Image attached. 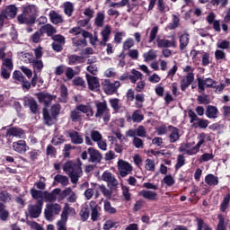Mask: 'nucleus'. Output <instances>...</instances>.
<instances>
[{
	"label": "nucleus",
	"instance_id": "obj_1",
	"mask_svg": "<svg viewBox=\"0 0 230 230\" xmlns=\"http://www.w3.org/2000/svg\"><path fill=\"white\" fill-rule=\"evenodd\" d=\"M77 163L69 160L63 166V171L69 175L72 184H76L82 177V162L77 159Z\"/></svg>",
	"mask_w": 230,
	"mask_h": 230
},
{
	"label": "nucleus",
	"instance_id": "obj_2",
	"mask_svg": "<svg viewBox=\"0 0 230 230\" xmlns=\"http://www.w3.org/2000/svg\"><path fill=\"white\" fill-rule=\"evenodd\" d=\"M37 6L34 4H30L23 7L22 13L19 14L17 19L20 24H27V26H31V24H35V21H37Z\"/></svg>",
	"mask_w": 230,
	"mask_h": 230
},
{
	"label": "nucleus",
	"instance_id": "obj_3",
	"mask_svg": "<svg viewBox=\"0 0 230 230\" xmlns=\"http://www.w3.org/2000/svg\"><path fill=\"white\" fill-rule=\"evenodd\" d=\"M62 107L60 104H53L50 108V113L49 110L48 108H43L42 109V114H43V123L45 125H48V127H51L53 125V119H57V116L60 114V110Z\"/></svg>",
	"mask_w": 230,
	"mask_h": 230
},
{
	"label": "nucleus",
	"instance_id": "obj_4",
	"mask_svg": "<svg viewBox=\"0 0 230 230\" xmlns=\"http://www.w3.org/2000/svg\"><path fill=\"white\" fill-rule=\"evenodd\" d=\"M102 85L105 94L111 96L114 93H118V89H119L121 84H119V81L111 83V80L106 79L102 82Z\"/></svg>",
	"mask_w": 230,
	"mask_h": 230
},
{
	"label": "nucleus",
	"instance_id": "obj_5",
	"mask_svg": "<svg viewBox=\"0 0 230 230\" xmlns=\"http://www.w3.org/2000/svg\"><path fill=\"white\" fill-rule=\"evenodd\" d=\"M198 91L199 93H204L206 91V87L208 89H215L217 86V81L213 80L212 78H205L202 79V77H198Z\"/></svg>",
	"mask_w": 230,
	"mask_h": 230
},
{
	"label": "nucleus",
	"instance_id": "obj_6",
	"mask_svg": "<svg viewBox=\"0 0 230 230\" xmlns=\"http://www.w3.org/2000/svg\"><path fill=\"white\" fill-rule=\"evenodd\" d=\"M42 206H44V200L42 199H39L34 205L29 206L28 211L31 218H39V217H40Z\"/></svg>",
	"mask_w": 230,
	"mask_h": 230
},
{
	"label": "nucleus",
	"instance_id": "obj_7",
	"mask_svg": "<svg viewBox=\"0 0 230 230\" xmlns=\"http://www.w3.org/2000/svg\"><path fill=\"white\" fill-rule=\"evenodd\" d=\"M188 116L190 118V123H195V121H198V127H199V128H208L209 120L199 118L193 110L190 109L188 111Z\"/></svg>",
	"mask_w": 230,
	"mask_h": 230
},
{
	"label": "nucleus",
	"instance_id": "obj_8",
	"mask_svg": "<svg viewBox=\"0 0 230 230\" xmlns=\"http://www.w3.org/2000/svg\"><path fill=\"white\" fill-rule=\"evenodd\" d=\"M155 3H157V10L160 13H166V12L170 11V7L164 4V0H149L147 12H152V10H154Z\"/></svg>",
	"mask_w": 230,
	"mask_h": 230
},
{
	"label": "nucleus",
	"instance_id": "obj_9",
	"mask_svg": "<svg viewBox=\"0 0 230 230\" xmlns=\"http://www.w3.org/2000/svg\"><path fill=\"white\" fill-rule=\"evenodd\" d=\"M118 170L120 177L124 178L132 172L133 168L128 162L120 159L118 161Z\"/></svg>",
	"mask_w": 230,
	"mask_h": 230
},
{
	"label": "nucleus",
	"instance_id": "obj_10",
	"mask_svg": "<svg viewBox=\"0 0 230 230\" xmlns=\"http://www.w3.org/2000/svg\"><path fill=\"white\" fill-rule=\"evenodd\" d=\"M36 97L38 98V101L40 103H43L44 107L47 109L51 105V102H53V95L48 93L40 92L36 93Z\"/></svg>",
	"mask_w": 230,
	"mask_h": 230
},
{
	"label": "nucleus",
	"instance_id": "obj_11",
	"mask_svg": "<svg viewBox=\"0 0 230 230\" xmlns=\"http://www.w3.org/2000/svg\"><path fill=\"white\" fill-rule=\"evenodd\" d=\"M102 181L104 182H108V186H111V188H118V180L116 179V176L112 174L111 172H104L102 175Z\"/></svg>",
	"mask_w": 230,
	"mask_h": 230
},
{
	"label": "nucleus",
	"instance_id": "obj_12",
	"mask_svg": "<svg viewBox=\"0 0 230 230\" xmlns=\"http://www.w3.org/2000/svg\"><path fill=\"white\" fill-rule=\"evenodd\" d=\"M86 80L90 91H100V81L98 80V77L86 74Z\"/></svg>",
	"mask_w": 230,
	"mask_h": 230
},
{
	"label": "nucleus",
	"instance_id": "obj_13",
	"mask_svg": "<svg viewBox=\"0 0 230 230\" xmlns=\"http://www.w3.org/2000/svg\"><path fill=\"white\" fill-rule=\"evenodd\" d=\"M199 140L195 146H193L191 149L186 150L187 155H195L200 150V146H202V144L206 141V133L199 134Z\"/></svg>",
	"mask_w": 230,
	"mask_h": 230
},
{
	"label": "nucleus",
	"instance_id": "obj_14",
	"mask_svg": "<svg viewBox=\"0 0 230 230\" xmlns=\"http://www.w3.org/2000/svg\"><path fill=\"white\" fill-rule=\"evenodd\" d=\"M88 155H89V163H102V159H103V156H102V153L100 151L94 149V147H89L88 148Z\"/></svg>",
	"mask_w": 230,
	"mask_h": 230
},
{
	"label": "nucleus",
	"instance_id": "obj_15",
	"mask_svg": "<svg viewBox=\"0 0 230 230\" xmlns=\"http://www.w3.org/2000/svg\"><path fill=\"white\" fill-rule=\"evenodd\" d=\"M168 130L170 132L168 136L169 143H177L181 139L180 130L175 126H168Z\"/></svg>",
	"mask_w": 230,
	"mask_h": 230
},
{
	"label": "nucleus",
	"instance_id": "obj_16",
	"mask_svg": "<svg viewBox=\"0 0 230 230\" xmlns=\"http://www.w3.org/2000/svg\"><path fill=\"white\" fill-rule=\"evenodd\" d=\"M13 148L14 152L18 154H26L30 150V146L26 144L25 140H18L13 143Z\"/></svg>",
	"mask_w": 230,
	"mask_h": 230
},
{
	"label": "nucleus",
	"instance_id": "obj_17",
	"mask_svg": "<svg viewBox=\"0 0 230 230\" xmlns=\"http://www.w3.org/2000/svg\"><path fill=\"white\" fill-rule=\"evenodd\" d=\"M67 134L73 145H82V143H84V138L82 137V136H80V133H78V131L72 129L67 131Z\"/></svg>",
	"mask_w": 230,
	"mask_h": 230
},
{
	"label": "nucleus",
	"instance_id": "obj_18",
	"mask_svg": "<svg viewBox=\"0 0 230 230\" xmlns=\"http://www.w3.org/2000/svg\"><path fill=\"white\" fill-rule=\"evenodd\" d=\"M61 190L57 188L54 189L51 192L48 190L43 191V199H46L48 202H55L57 200V195H60Z\"/></svg>",
	"mask_w": 230,
	"mask_h": 230
},
{
	"label": "nucleus",
	"instance_id": "obj_19",
	"mask_svg": "<svg viewBox=\"0 0 230 230\" xmlns=\"http://www.w3.org/2000/svg\"><path fill=\"white\" fill-rule=\"evenodd\" d=\"M22 137L24 136V129L21 128H10L6 130V137Z\"/></svg>",
	"mask_w": 230,
	"mask_h": 230
},
{
	"label": "nucleus",
	"instance_id": "obj_20",
	"mask_svg": "<svg viewBox=\"0 0 230 230\" xmlns=\"http://www.w3.org/2000/svg\"><path fill=\"white\" fill-rule=\"evenodd\" d=\"M2 13H4L9 19H15V15H17V6L13 4L7 5L2 10Z\"/></svg>",
	"mask_w": 230,
	"mask_h": 230
},
{
	"label": "nucleus",
	"instance_id": "obj_21",
	"mask_svg": "<svg viewBox=\"0 0 230 230\" xmlns=\"http://www.w3.org/2000/svg\"><path fill=\"white\" fill-rule=\"evenodd\" d=\"M84 62H85L84 56H78L76 54L68 56V66H76V64H84Z\"/></svg>",
	"mask_w": 230,
	"mask_h": 230
},
{
	"label": "nucleus",
	"instance_id": "obj_22",
	"mask_svg": "<svg viewBox=\"0 0 230 230\" xmlns=\"http://www.w3.org/2000/svg\"><path fill=\"white\" fill-rule=\"evenodd\" d=\"M91 184L93 190H100V191L102 193V195H104V197H106V199H111L112 190H110L109 189H107L105 185H100L97 183H91Z\"/></svg>",
	"mask_w": 230,
	"mask_h": 230
},
{
	"label": "nucleus",
	"instance_id": "obj_23",
	"mask_svg": "<svg viewBox=\"0 0 230 230\" xmlns=\"http://www.w3.org/2000/svg\"><path fill=\"white\" fill-rule=\"evenodd\" d=\"M25 105L29 106L30 111L32 114L39 113V104L37 103V101H35V98L33 97L28 98L25 101Z\"/></svg>",
	"mask_w": 230,
	"mask_h": 230
},
{
	"label": "nucleus",
	"instance_id": "obj_24",
	"mask_svg": "<svg viewBox=\"0 0 230 230\" xmlns=\"http://www.w3.org/2000/svg\"><path fill=\"white\" fill-rule=\"evenodd\" d=\"M205 114L209 119H217V118H218V108H217V106L208 105Z\"/></svg>",
	"mask_w": 230,
	"mask_h": 230
},
{
	"label": "nucleus",
	"instance_id": "obj_25",
	"mask_svg": "<svg viewBox=\"0 0 230 230\" xmlns=\"http://www.w3.org/2000/svg\"><path fill=\"white\" fill-rule=\"evenodd\" d=\"M138 195L140 197H143V199H146V200L155 201L158 199L157 198V192H154L151 190H141Z\"/></svg>",
	"mask_w": 230,
	"mask_h": 230
},
{
	"label": "nucleus",
	"instance_id": "obj_26",
	"mask_svg": "<svg viewBox=\"0 0 230 230\" xmlns=\"http://www.w3.org/2000/svg\"><path fill=\"white\" fill-rule=\"evenodd\" d=\"M40 30L43 35L44 33H46L47 37H52L53 35H55V33H57V29L49 23L41 26Z\"/></svg>",
	"mask_w": 230,
	"mask_h": 230
},
{
	"label": "nucleus",
	"instance_id": "obj_27",
	"mask_svg": "<svg viewBox=\"0 0 230 230\" xmlns=\"http://www.w3.org/2000/svg\"><path fill=\"white\" fill-rule=\"evenodd\" d=\"M175 39H172V40L166 39L157 40L158 48H175Z\"/></svg>",
	"mask_w": 230,
	"mask_h": 230
},
{
	"label": "nucleus",
	"instance_id": "obj_28",
	"mask_svg": "<svg viewBox=\"0 0 230 230\" xmlns=\"http://www.w3.org/2000/svg\"><path fill=\"white\" fill-rule=\"evenodd\" d=\"M49 19L53 24H60L64 22L62 15L58 14L56 11L52 10L49 13Z\"/></svg>",
	"mask_w": 230,
	"mask_h": 230
},
{
	"label": "nucleus",
	"instance_id": "obj_29",
	"mask_svg": "<svg viewBox=\"0 0 230 230\" xmlns=\"http://www.w3.org/2000/svg\"><path fill=\"white\" fill-rule=\"evenodd\" d=\"M97 111L95 113V118H102L107 111V102H99L96 104Z\"/></svg>",
	"mask_w": 230,
	"mask_h": 230
},
{
	"label": "nucleus",
	"instance_id": "obj_30",
	"mask_svg": "<svg viewBox=\"0 0 230 230\" xmlns=\"http://www.w3.org/2000/svg\"><path fill=\"white\" fill-rule=\"evenodd\" d=\"M190 44V34L185 32L180 36V49L184 50L185 48Z\"/></svg>",
	"mask_w": 230,
	"mask_h": 230
},
{
	"label": "nucleus",
	"instance_id": "obj_31",
	"mask_svg": "<svg viewBox=\"0 0 230 230\" xmlns=\"http://www.w3.org/2000/svg\"><path fill=\"white\" fill-rule=\"evenodd\" d=\"M10 217V212L6 209V205L0 202V220L6 222Z\"/></svg>",
	"mask_w": 230,
	"mask_h": 230
},
{
	"label": "nucleus",
	"instance_id": "obj_32",
	"mask_svg": "<svg viewBox=\"0 0 230 230\" xmlns=\"http://www.w3.org/2000/svg\"><path fill=\"white\" fill-rule=\"evenodd\" d=\"M60 102L62 103H67L68 96H69V92L67 90V86L66 84H61L60 85Z\"/></svg>",
	"mask_w": 230,
	"mask_h": 230
},
{
	"label": "nucleus",
	"instance_id": "obj_33",
	"mask_svg": "<svg viewBox=\"0 0 230 230\" xmlns=\"http://www.w3.org/2000/svg\"><path fill=\"white\" fill-rule=\"evenodd\" d=\"M205 182L208 186H218V177L215 176V174H208L205 177Z\"/></svg>",
	"mask_w": 230,
	"mask_h": 230
},
{
	"label": "nucleus",
	"instance_id": "obj_34",
	"mask_svg": "<svg viewBox=\"0 0 230 230\" xmlns=\"http://www.w3.org/2000/svg\"><path fill=\"white\" fill-rule=\"evenodd\" d=\"M103 22H105V13L99 12L94 20V24L97 28H103Z\"/></svg>",
	"mask_w": 230,
	"mask_h": 230
},
{
	"label": "nucleus",
	"instance_id": "obj_35",
	"mask_svg": "<svg viewBox=\"0 0 230 230\" xmlns=\"http://www.w3.org/2000/svg\"><path fill=\"white\" fill-rule=\"evenodd\" d=\"M30 192L34 200H44V191L32 188Z\"/></svg>",
	"mask_w": 230,
	"mask_h": 230
},
{
	"label": "nucleus",
	"instance_id": "obj_36",
	"mask_svg": "<svg viewBox=\"0 0 230 230\" xmlns=\"http://www.w3.org/2000/svg\"><path fill=\"white\" fill-rule=\"evenodd\" d=\"M133 75H128V79L130 80L131 84H136L137 80H143V74L136 69L131 71Z\"/></svg>",
	"mask_w": 230,
	"mask_h": 230
},
{
	"label": "nucleus",
	"instance_id": "obj_37",
	"mask_svg": "<svg viewBox=\"0 0 230 230\" xmlns=\"http://www.w3.org/2000/svg\"><path fill=\"white\" fill-rule=\"evenodd\" d=\"M54 181L59 184H62V186H67L69 184V179L67 176H64L62 174H57L54 177Z\"/></svg>",
	"mask_w": 230,
	"mask_h": 230
},
{
	"label": "nucleus",
	"instance_id": "obj_38",
	"mask_svg": "<svg viewBox=\"0 0 230 230\" xmlns=\"http://www.w3.org/2000/svg\"><path fill=\"white\" fill-rule=\"evenodd\" d=\"M64 12L66 15L71 17V15H73V12H75V6L73 5V3L66 2L64 4Z\"/></svg>",
	"mask_w": 230,
	"mask_h": 230
},
{
	"label": "nucleus",
	"instance_id": "obj_39",
	"mask_svg": "<svg viewBox=\"0 0 230 230\" xmlns=\"http://www.w3.org/2000/svg\"><path fill=\"white\" fill-rule=\"evenodd\" d=\"M70 119L73 123H76L82 119V113L76 110H74L70 112Z\"/></svg>",
	"mask_w": 230,
	"mask_h": 230
},
{
	"label": "nucleus",
	"instance_id": "obj_40",
	"mask_svg": "<svg viewBox=\"0 0 230 230\" xmlns=\"http://www.w3.org/2000/svg\"><path fill=\"white\" fill-rule=\"evenodd\" d=\"M229 202H230V193L226 194L224 197L223 201L220 205V211H222L223 213H226V211L227 210V208H229Z\"/></svg>",
	"mask_w": 230,
	"mask_h": 230
},
{
	"label": "nucleus",
	"instance_id": "obj_41",
	"mask_svg": "<svg viewBox=\"0 0 230 230\" xmlns=\"http://www.w3.org/2000/svg\"><path fill=\"white\" fill-rule=\"evenodd\" d=\"M42 37H44V34H42V31H40V29L34 32L31 37V42H33V44H39V42H41L42 40Z\"/></svg>",
	"mask_w": 230,
	"mask_h": 230
},
{
	"label": "nucleus",
	"instance_id": "obj_42",
	"mask_svg": "<svg viewBox=\"0 0 230 230\" xmlns=\"http://www.w3.org/2000/svg\"><path fill=\"white\" fill-rule=\"evenodd\" d=\"M34 72L38 71V73H40L42 69H44V63L40 59H33L31 61Z\"/></svg>",
	"mask_w": 230,
	"mask_h": 230
},
{
	"label": "nucleus",
	"instance_id": "obj_43",
	"mask_svg": "<svg viewBox=\"0 0 230 230\" xmlns=\"http://www.w3.org/2000/svg\"><path fill=\"white\" fill-rule=\"evenodd\" d=\"M145 119V116L141 114V111L139 110H137L132 114V121L134 123H141Z\"/></svg>",
	"mask_w": 230,
	"mask_h": 230
},
{
	"label": "nucleus",
	"instance_id": "obj_44",
	"mask_svg": "<svg viewBox=\"0 0 230 230\" xmlns=\"http://www.w3.org/2000/svg\"><path fill=\"white\" fill-rule=\"evenodd\" d=\"M218 223L216 230H227V226L226 225V218L222 215L217 216Z\"/></svg>",
	"mask_w": 230,
	"mask_h": 230
},
{
	"label": "nucleus",
	"instance_id": "obj_45",
	"mask_svg": "<svg viewBox=\"0 0 230 230\" xmlns=\"http://www.w3.org/2000/svg\"><path fill=\"white\" fill-rule=\"evenodd\" d=\"M90 213H91V209L87 205L81 209L80 217L83 222H86V220H88Z\"/></svg>",
	"mask_w": 230,
	"mask_h": 230
},
{
	"label": "nucleus",
	"instance_id": "obj_46",
	"mask_svg": "<svg viewBox=\"0 0 230 230\" xmlns=\"http://www.w3.org/2000/svg\"><path fill=\"white\" fill-rule=\"evenodd\" d=\"M135 105L137 107V109H142L143 103L145 102V95L144 93H137L135 95Z\"/></svg>",
	"mask_w": 230,
	"mask_h": 230
},
{
	"label": "nucleus",
	"instance_id": "obj_47",
	"mask_svg": "<svg viewBox=\"0 0 230 230\" xmlns=\"http://www.w3.org/2000/svg\"><path fill=\"white\" fill-rule=\"evenodd\" d=\"M181 23V19L177 14H172V22L169 24V30H175L179 28V24Z\"/></svg>",
	"mask_w": 230,
	"mask_h": 230
},
{
	"label": "nucleus",
	"instance_id": "obj_48",
	"mask_svg": "<svg viewBox=\"0 0 230 230\" xmlns=\"http://www.w3.org/2000/svg\"><path fill=\"white\" fill-rule=\"evenodd\" d=\"M71 150H75V146H71V144H66L64 146L63 157H65V159L71 157Z\"/></svg>",
	"mask_w": 230,
	"mask_h": 230
},
{
	"label": "nucleus",
	"instance_id": "obj_49",
	"mask_svg": "<svg viewBox=\"0 0 230 230\" xmlns=\"http://www.w3.org/2000/svg\"><path fill=\"white\" fill-rule=\"evenodd\" d=\"M90 136L91 139L93 140L94 143H98V141L103 139L102 133H100L98 130H92Z\"/></svg>",
	"mask_w": 230,
	"mask_h": 230
},
{
	"label": "nucleus",
	"instance_id": "obj_50",
	"mask_svg": "<svg viewBox=\"0 0 230 230\" xmlns=\"http://www.w3.org/2000/svg\"><path fill=\"white\" fill-rule=\"evenodd\" d=\"M186 164V159L184 158V155H179L177 157V163L174 166L175 170H179L180 168H182Z\"/></svg>",
	"mask_w": 230,
	"mask_h": 230
},
{
	"label": "nucleus",
	"instance_id": "obj_51",
	"mask_svg": "<svg viewBox=\"0 0 230 230\" xmlns=\"http://www.w3.org/2000/svg\"><path fill=\"white\" fill-rule=\"evenodd\" d=\"M130 48H134V40L132 38H128L122 46L123 51H128Z\"/></svg>",
	"mask_w": 230,
	"mask_h": 230
},
{
	"label": "nucleus",
	"instance_id": "obj_52",
	"mask_svg": "<svg viewBox=\"0 0 230 230\" xmlns=\"http://www.w3.org/2000/svg\"><path fill=\"white\" fill-rule=\"evenodd\" d=\"M144 58L146 62H151V60L157 58V54H155L154 50H149L147 53L144 54Z\"/></svg>",
	"mask_w": 230,
	"mask_h": 230
},
{
	"label": "nucleus",
	"instance_id": "obj_53",
	"mask_svg": "<svg viewBox=\"0 0 230 230\" xmlns=\"http://www.w3.org/2000/svg\"><path fill=\"white\" fill-rule=\"evenodd\" d=\"M145 168L147 172H155V163L152 159L147 158L146 160Z\"/></svg>",
	"mask_w": 230,
	"mask_h": 230
},
{
	"label": "nucleus",
	"instance_id": "obj_54",
	"mask_svg": "<svg viewBox=\"0 0 230 230\" xmlns=\"http://www.w3.org/2000/svg\"><path fill=\"white\" fill-rule=\"evenodd\" d=\"M111 26L106 25L101 32L102 40L105 41L109 40V37H111Z\"/></svg>",
	"mask_w": 230,
	"mask_h": 230
},
{
	"label": "nucleus",
	"instance_id": "obj_55",
	"mask_svg": "<svg viewBox=\"0 0 230 230\" xmlns=\"http://www.w3.org/2000/svg\"><path fill=\"white\" fill-rule=\"evenodd\" d=\"M48 207L52 210L53 215H59L62 211V206L58 203L48 205Z\"/></svg>",
	"mask_w": 230,
	"mask_h": 230
},
{
	"label": "nucleus",
	"instance_id": "obj_56",
	"mask_svg": "<svg viewBox=\"0 0 230 230\" xmlns=\"http://www.w3.org/2000/svg\"><path fill=\"white\" fill-rule=\"evenodd\" d=\"M13 80H15L16 82H20V84H21L22 82L24 81V79H25L26 77H24V75H22V72L15 70V71L13 72Z\"/></svg>",
	"mask_w": 230,
	"mask_h": 230
},
{
	"label": "nucleus",
	"instance_id": "obj_57",
	"mask_svg": "<svg viewBox=\"0 0 230 230\" xmlns=\"http://www.w3.org/2000/svg\"><path fill=\"white\" fill-rule=\"evenodd\" d=\"M214 157H215V155H213V154L205 153L199 157V163H208V161H211V159H214Z\"/></svg>",
	"mask_w": 230,
	"mask_h": 230
},
{
	"label": "nucleus",
	"instance_id": "obj_58",
	"mask_svg": "<svg viewBox=\"0 0 230 230\" xmlns=\"http://www.w3.org/2000/svg\"><path fill=\"white\" fill-rule=\"evenodd\" d=\"M217 48H218L219 49H229L230 41H228L226 40H223L221 41H218L217 43Z\"/></svg>",
	"mask_w": 230,
	"mask_h": 230
},
{
	"label": "nucleus",
	"instance_id": "obj_59",
	"mask_svg": "<svg viewBox=\"0 0 230 230\" xmlns=\"http://www.w3.org/2000/svg\"><path fill=\"white\" fill-rule=\"evenodd\" d=\"M201 55H202L201 65H202L203 66H209V64H210V61H209V53L205 52V51L203 50V52H201Z\"/></svg>",
	"mask_w": 230,
	"mask_h": 230
},
{
	"label": "nucleus",
	"instance_id": "obj_60",
	"mask_svg": "<svg viewBox=\"0 0 230 230\" xmlns=\"http://www.w3.org/2000/svg\"><path fill=\"white\" fill-rule=\"evenodd\" d=\"M73 85H75L76 87H83L85 89V81H84V78L82 77H75L73 80Z\"/></svg>",
	"mask_w": 230,
	"mask_h": 230
},
{
	"label": "nucleus",
	"instance_id": "obj_61",
	"mask_svg": "<svg viewBox=\"0 0 230 230\" xmlns=\"http://www.w3.org/2000/svg\"><path fill=\"white\" fill-rule=\"evenodd\" d=\"M215 58L217 61L226 60V52L222 49H217L215 51Z\"/></svg>",
	"mask_w": 230,
	"mask_h": 230
},
{
	"label": "nucleus",
	"instance_id": "obj_62",
	"mask_svg": "<svg viewBox=\"0 0 230 230\" xmlns=\"http://www.w3.org/2000/svg\"><path fill=\"white\" fill-rule=\"evenodd\" d=\"M29 155H30L31 161L35 162L37 161V159H39V156L40 155V152L37 149H33L29 152Z\"/></svg>",
	"mask_w": 230,
	"mask_h": 230
},
{
	"label": "nucleus",
	"instance_id": "obj_63",
	"mask_svg": "<svg viewBox=\"0 0 230 230\" xmlns=\"http://www.w3.org/2000/svg\"><path fill=\"white\" fill-rule=\"evenodd\" d=\"M91 217L93 222L98 221V218L100 217V214L98 213V205H95L93 208H92Z\"/></svg>",
	"mask_w": 230,
	"mask_h": 230
},
{
	"label": "nucleus",
	"instance_id": "obj_64",
	"mask_svg": "<svg viewBox=\"0 0 230 230\" xmlns=\"http://www.w3.org/2000/svg\"><path fill=\"white\" fill-rule=\"evenodd\" d=\"M72 42L75 48H78V46H87V40L85 39L78 40L76 38H73Z\"/></svg>",
	"mask_w": 230,
	"mask_h": 230
}]
</instances>
